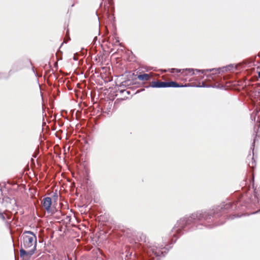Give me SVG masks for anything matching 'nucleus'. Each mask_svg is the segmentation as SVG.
<instances>
[{"label":"nucleus","instance_id":"obj_10","mask_svg":"<svg viewBox=\"0 0 260 260\" xmlns=\"http://www.w3.org/2000/svg\"><path fill=\"white\" fill-rule=\"evenodd\" d=\"M186 70L188 71L189 72V73H191V74H194V70L192 69H186Z\"/></svg>","mask_w":260,"mask_h":260},{"label":"nucleus","instance_id":"obj_5","mask_svg":"<svg viewBox=\"0 0 260 260\" xmlns=\"http://www.w3.org/2000/svg\"><path fill=\"white\" fill-rule=\"evenodd\" d=\"M149 248L150 250L152 251V253H153L156 256H160L161 255L164 256V252L161 251L159 248L158 249L155 246L150 247Z\"/></svg>","mask_w":260,"mask_h":260},{"label":"nucleus","instance_id":"obj_14","mask_svg":"<svg viewBox=\"0 0 260 260\" xmlns=\"http://www.w3.org/2000/svg\"><path fill=\"white\" fill-rule=\"evenodd\" d=\"M258 77L260 78V71L258 73Z\"/></svg>","mask_w":260,"mask_h":260},{"label":"nucleus","instance_id":"obj_9","mask_svg":"<svg viewBox=\"0 0 260 260\" xmlns=\"http://www.w3.org/2000/svg\"><path fill=\"white\" fill-rule=\"evenodd\" d=\"M140 239L141 241H144V242H146V237L144 235H142V236L140 237Z\"/></svg>","mask_w":260,"mask_h":260},{"label":"nucleus","instance_id":"obj_12","mask_svg":"<svg viewBox=\"0 0 260 260\" xmlns=\"http://www.w3.org/2000/svg\"><path fill=\"white\" fill-rule=\"evenodd\" d=\"M173 70H176L178 72H180V70H179L178 69H173Z\"/></svg>","mask_w":260,"mask_h":260},{"label":"nucleus","instance_id":"obj_8","mask_svg":"<svg viewBox=\"0 0 260 260\" xmlns=\"http://www.w3.org/2000/svg\"><path fill=\"white\" fill-rule=\"evenodd\" d=\"M0 218L3 220H5V217L4 216V215L3 214V213H1L0 212Z\"/></svg>","mask_w":260,"mask_h":260},{"label":"nucleus","instance_id":"obj_13","mask_svg":"<svg viewBox=\"0 0 260 260\" xmlns=\"http://www.w3.org/2000/svg\"><path fill=\"white\" fill-rule=\"evenodd\" d=\"M213 70H214V69H210V70H206V71H213Z\"/></svg>","mask_w":260,"mask_h":260},{"label":"nucleus","instance_id":"obj_11","mask_svg":"<svg viewBox=\"0 0 260 260\" xmlns=\"http://www.w3.org/2000/svg\"><path fill=\"white\" fill-rule=\"evenodd\" d=\"M198 72H200V70H196ZM205 70H202V71H201V72L202 73H204V72H205Z\"/></svg>","mask_w":260,"mask_h":260},{"label":"nucleus","instance_id":"obj_3","mask_svg":"<svg viewBox=\"0 0 260 260\" xmlns=\"http://www.w3.org/2000/svg\"><path fill=\"white\" fill-rule=\"evenodd\" d=\"M52 204V200L50 197H46L43 199V205L47 212H51V205Z\"/></svg>","mask_w":260,"mask_h":260},{"label":"nucleus","instance_id":"obj_7","mask_svg":"<svg viewBox=\"0 0 260 260\" xmlns=\"http://www.w3.org/2000/svg\"><path fill=\"white\" fill-rule=\"evenodd\" d=\"M166 87H183V85H180L176 82L171 81L166 82Z\"/></svg>","mask_w":260,"mask_h":260},{"label":"nucleus","instance_id":"obj_4","mask_svg":"<svg viewBox=\"0 0 260 260\" xmlns=\"http://www.w3.org/2000/svg\"><path fill=\"white\" fill-rule=\"evenodd\" d=\"M166 82L153 81L151 83L150 86L153 88L166 87Z\"/></svg>","mask_w":260,"mask_h":260},{"label":"nucleus","instance_id":"obj_6","mask_svg":"<svg viewBox=\"0 0 260 260\" xmlns=\"http://www.w3.org/2000/svg\"><path fill=\"white\" fill-rule=\"evenodd\" d=\"M138 79L141 81H148L150 78V76L148 74H143L138 76Z\"/></svg>","mask_w":260,"mask_h":260},{"label":"nucleus","instance_id":"obj_1","mask_svg":"<svg viewBox=\"0 0 260 260\" xmlns=\"http://www.w3.org/2000/svg\"><path fill=\"white\" fill-rule=\"evenodd\" d=\"M37 238L36 235L30 231H25L21 236L20 255L31 256L36 250Z\"/></svg>","mask_w":260,"mask_h":260},{"label":"nucleus","instance_id":"obj_2","mask_svg":"<svg viewBox=\"0 0 260 260\" xmlns=\"http://www.w3.org/2000/svg\"><path fill=\"white\" fill-rule=\"evenodd\" d=\"M211 215H209L206 212H198L196 213L192 214L191 218L194 219H198L199 220H202L203 218L207 219Z\"/></svg>","mask_w":260,"mask_h":260}]
</instances>
